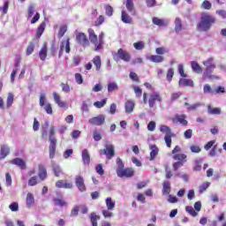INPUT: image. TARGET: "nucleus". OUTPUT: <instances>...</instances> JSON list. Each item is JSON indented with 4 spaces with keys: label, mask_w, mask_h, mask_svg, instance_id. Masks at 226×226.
I'll use <instances>...</instances> for the list:
<instances>
[{
    "label": "nucleus",
    "mask_w": 226,
    "mask_h": 226,
    "mask_svg": "<svg viewBox=\"0 0 226 226\" xmlns=\"http://www.w3.org/2000/svg\"><path fill=\"white\" fill-rule=\"evenodd\" d=\"M147 8H154L156 6V0H145Z\"/></svg>",
    "instance_id": "nucleus-61"
},
{
    "label": "nucleus",
    "mask_w": 226,
    "mask_h": 226,
    "mask_svg": "<svg viewBox=\"0 0 226 226\" xmlns=\"http://www.w3.org/2000/svg\"><path fill=\"white\" fill-rule=\"evenodd\" d=\"M186 154H175L173 155V160H177L178 162H186Z\"/></svg>",
    "instance_id": "nucleus-41"
},
{
    "label": "nucleus",
    "mask_w": 226,
    "mask_h": 226,
    "mask_svg": "<svg viewBox=\"0 0 226 226\" xmlns=\"http://www.w3.org/2000/svg\"><path fill=\"white\" fill-rule=\"evenodd\" d=\"M215 68L216 65H210L208 67H206L203 72V79H209L210 80H213V79H218V76L211 75V73L215 72Z\"/></svg>",
    "instance_id": "nucleus-9"
},
{
    "label": "nucleus",
    "mask_w": 226,
    "mask_h": 226,
    "mask_svg": "<svg viewBox=\"0 0 226 226\" xmlns=\"http://www.w3.org/2000/svg\"><path fill=\"white\" fill-rule=\"evenodd\" d=\"M47 26V24L45 21L41 23V25L38 26L36 30V38H41V34L45 32V27Z\"/></svg>",
    "instance_id": "nucleus-31"
},
{
    "label": "nucleus",
    "mask_w": 226,
    "mask_h": 226,
    "mask_svg": "<svg viewBox=\"0 0 226 226\" xmlns=\"http://www.w3.org/2000/svg\"><path fill=\"white\" fill-rule=\"evenodd\" d=\"M213 61H215L214 57H209L206 61L203 62L204 66L209 67V66H216V64H213Z\"/></svg>",
    "instance_id": "nucleus-59"
},
{
    "label": "nucleus",
    "mask_w": 226,
    "mask_h": 226,
    "mask_svg": "<svg viewBox=\"0 0 226 226\" xmlns=\"http://www.w3.org/2000/svg\"><path fill=\"white\" fill-rule=\"evenodd\" d=\"M183 31V21L179 18L175 19V32L179 34Z\"/></svg>",
    "instance_id": "nucleus-27"
},
{
    "label": "nucleus",
    "mask_w": 226,
    "mask_h": 226,
    "mask_svg": "<svg viewBox=\"0 0 226 226\" xmlns=\"http://www.w3.org/2000/svg\"><path fill=\"white\" fill-rule=\"evenodd\" d=\"M115 91H119V86L116 82L108 83V93H114Z\"/></svg>",
    "instance_id": "nucleus-33"
},
{
    "label": "nucleus",
    "mask_w": 226,
    "mask_h": 226,
    "mask_svg": "<svg viewBox=\"0 0 226 226\" xmlns=\"http://www.w3.org/2000/svg\"><path fill=\"white\" fill-rule=\"evenodd\" d=\"M90 220L92 226H98V220H100V216L97 215L95 213H92L90 215Z\"/></svg>",
    "instance_id": "nucleus-40"
},
{
    "label": "nucleus",
    "mask_w": 226,
    "mask_h": 226,
    "mask_svg": "<svg viewBox=\"0 0 226 226\" xmlns=\"http://www.w3.org/2000/svg\"><path fill=\"white\" fill-rule=\"evenodd\" d=\"M150 151V161L153 162V160H154V158L158 156L160 149H158V147H156V145H151Z\"/></svg>",
    "instance_id": "nucleus-23"
},
{
    "label": "nucleus",
    "mask_w": 226,
    "mask_h": 226,
    "mask_svg": "<svg viewBox=\"0 0 226 226\" xmlns=\"http://www.w3.org/2000/svg\"><path fill=\"white\" fill-rule=\"evenodd\" d=\"M13 100H14V95L11 93H9L8 97H7V109H10V107H11V105H13Z\"/></svg>",
    "instance_id": "nucleus-50"
},
{
    "label": "nucleus",
    "mask_w": 226,
    "mask_h": 226,
    "mask_svg": "<svg viewBox=\"0 0 226 226\" xmlns=\"http://www.w3.org/2000/svg\"><path fill=\"white\" fill-rule=\"evenodd\" d=\"M72 154H73V149H66L64 152V158L65 160H68V158H70V156H72Z\"/></svg>",
    "instance_id": "nucleus-63"
},
{
    "label": "nucleus",
    "mask_w": 226,
    "mask_h": 226,
    "mask_svg": "<svg viewBox=\"0 0 226 226\" xmlns=\"http://www.w3.org/2000/svg\"><path fill=\"white\" fill-rule=\"evenodd\" d=\"M207 112L210 114V116H220L222 114V109L221 108H213L211 105L207 106Z\"/></svg>",
    "instance_id": "nucleus-25"
},
{
    "label": "nucleus",
    "mask_w": 226,
    "mask_h": 226,
    "mask_svg": "<svg viewBox=\"0 0 226 226\" xmlns=\"http://www.w3.org/2000/svg\"><path fill=\"white\" fill-rule=\"evenodd\" d=\"M201 8L203 10H211V8H213V4H211L209 0H205L201 4Z\"/></svg>",
    "instance_id": "nucleus-45"
},
{
    "label": "nucleus",
    "mask_w": 226,
    "mask_h": 226,
    "mask_svg": "<svg viewBox=\"0 0 226 226\" xmlns=\"http://www.w3.org/2000/svg\"><path fill=\"white\" fill-rule=\"evenodd\" d=\"M70 37H68L66 40H64L60 43V49L58 52V57L61 58L63 57V52L65 51L66 54H70L72 52V48H70Z\"/></svg>",
    "instance_id": "nucleus-5"
},
{
    "label": "nucleus",
    "mask_w": 226,
    "mask_h": 226,
    "mask_svg": "<svg viewBox=\"0 0 226 226\" xmlns=\"http://www.w3.org/2000/svg\"><path fill=\"white\" fill-rule=\"evenodd\" d=\"M26 207L28 209H31V207H33V206H34V195H33V193L28 192L26 194Z\"/></svg>",
    "instance_id": "nucleus-20"
},
{
    "label": "nucleus",
    "mask_w": 226,
    "mask_h": 226,
    "mask_svg": "<svg viewBox=\"0 0 226 226\" xmlns=\"http://www.w3.org/2000/svg\"><path fill=\"white\" fill-rule=\"evenodd\" d=\"M45 102H47V95L42 93L40 95L39 105L40 107H43L45 112H47L49 115H52V104L49 102L45 104Z\"/></svg>",
    "instance_id": "nucleus-6"
},
{
    "label": "nucleus",
    "mask_w": 226,
    "mask_h": 226,
    "mask_svg": "<svg viewBox=\"0 0 226 226\" xmlns=\"http://www.w3.org/2000/svg\"><path fill=\"white\" fill-rule=\"evenodd\" d=\"M179 87H193V80L186 78H181L178 81Z\"/></svg>",
    "instance_id": "nucleus-14"
},
{
    "label": "nucleus",
    "mask_w": 226,
    "mask_h": 226,
    "mask_svg": "<svg viewBox=\"0 0 226 226\" xmlns=\"http://www.w3.org/2000/svg\"><path fill=\"white\" fill-rule=\"evenodd\" d=\"M94 105L96 107V109H102V107H105V105H107V99L97 101L94 103Z\"/></svg>",
    "instance_id": "nucleus-48"
},
{
    "label": "nucleus",
    "mask_w": 226,
    "mask_h": 226,
    "mask_svg": "<svg viewBox=\"0 0 226 226\" xmlns=\"http://www.w3.org/2000/svg\"><path fill=\"white\" fill-rule=\"evenodd\" d=\"M66 31H68V26L66 25H63L60 26V29L58 31V38H63L64 34H66Z\"/></svg>",
    "instance_id": "nucleus-46"
},
{
    "label": "nucleus",
    "mask_w": 226,
    "mask_h": 226,
    "mask_svg": "<svg viewBox=\"0 0 226 226\" xmlns=\"http://www.w3.org/2000/svg\"><path fill=\"white\" fill-rule=\"evenodd\" d=\"M173 77H174V69L170 68L166 74V79H167L168 82H172Z\"/></svg>",
    "instance_id": "nucleus-51"
},
{
    "label": "nucleus",
    "mask_w": 226,
    "mask_h": 226,
    "mask_svg": "<svg viewBox=\"0 0 226 226\" xmlns=\"http://www.w3.org/2000/svg\"><path fill=\"white\" fill-rule=\"evenodd\" d=\"M185 211L187 212V213H189V215H191V216H197V211H195V209L193 208V207H190V206H187L186 207H185Z\"/></svg>",
    "instance_id": "nucleus-56"
},
{
    "label": "nucleus",
    "mask_w": 226,
    "mask_h": 226,
    "mask_svg": "<svg viewBox=\"0 0 226 226\" xmlns=\"http://www.w3.org/2000/svg\"><path fill=\"white\" fill-rule=\"evenodd\" d=\"M202 162L203 159L199 157L195 160V166L193 168V170H195L196 172H199L200 170H201L202 169Z\"/></svg>",
    "instance_id": "nucleus-38"
},
{
    "label": "nucleus",
    "mask_w": 226,
    "mask_h": 226,
    "mask_svg": "<svg viewBox=\"0 0 226 226\" xmlns=\"http://www.w3.org/2000/svg\"><path fill=\"white\" fill-rule=\"evenodd\" d=\"M54 203H55V206H58L59 207H64V206H66V201L61 199H55Z\"/></svg>",
    "instance_id": "nucleus-57"
},
{
    "label": "nucleus",
    "mask_w": 226,
    "mask_h": 226,
    "mask_svg": "<svg viewBox=\"0 0 226 226\" xmlns=\"http://www.w3.org/2000/svg\"><path fill=\"white\" fill-rule=\"evenodd\" d=\"M10 163L11 165H16L17 167H19L22 170H26V162L23 161V159L16 157L10 161Z\"/></svg>",
    "instance_id": "nucleus-13"
},
{
    "label": "nucleus",
    "mask_w": 226,
    "mask_h": 226,
    "mask_svg": "<svg viewBox=\"0 0 226 226\" xmlns=\"http://www.w3.org/2000/svg\"><path fill=\"white\" fill-rule=\"evenodd\" d=\"M92 63L94 64L96 72L102 70V57H100V56H94Z\"/></svg>",
    "instance_id": "nucleus-28"
},
{
    "label": "nucleus",
    "mask_w": 226,
    "mask_h": 226,
    "mask_svg": "<svg viewBox=\"0 0 226 226\" xmlns=\"http://www.w3.org/2000/svg\"><path fill=\"white\" fill-rule=\"evenodd\" d=\"M121 20L124 24H131L133 19L128 14V12H126V11H122Z\"/></svg>",
    "instance_id": "nucleus-22"
},
{
    "label": "nucleus",
    "mask_w": 226,
    "mask_h": 226,
    "mask_svg": "<svg viewBox=\"0 0 226 226\" xmlns=\"http://www.w3.org/2000/svg\"><path fill=\"white\" fill-rule=\"evenodd\" d=\"M34 52V42H29L28 47L26 49V56H31Z\"/></svg>",
    "instance_id": "nucleus-55"
},
{
    "label": "nucleus",
    "mask_w": 226,
    "mask_h": 226,
    "mask_svg": "<svg viewBox=\"0 0 226 226\" xmlns=\"http://www.w3.org/2000/svg\"><path fill=\"white\" fill-rule=\"evenodd\" d=\"M156 102H162V96L158 92H154V94H150L149 100H148V105L150 109H153L154 105H156Z\"/></svg>",
    "instance_id": "nucleus-10"
},
{
    "label": "nucleus",
    "mask_w": 226,
    "mask_h": 226,
    "mask_svg": "<svg viewBox=\"0 0 226 226\" xmlns=\"http://www.w3.org/2000/svg\"><path fill=\"white\" fill-rule=\"evenodd\" d=\"M39 57L41 61H45L47 59V48H42L39 52Z\"/></svg>",
    "instance_id": "nucleus-47"
},
{
    "label": "nucleus",
    "mask_w": 226,
    "mask_h": 226,
    "mask_svg": "<svg viewBox=\"0 0 226 226\" xmlns=\"http://www.w3.org/2000/svg\"><path fill=\"white\" fill-rule=\"evenodd\" d=\"M178 73L180 77H183L184 79H186V77H188V75L185 73V66L183 65V64H178Z\"/></svg>",
    "instance_id": "nucleus-53"
},
{
    "label": "nucleus",
    "mask_w": 226,
    "mask_h": 226,
    "mask_svg": "<svg viewBox=\"0 0 226 226\" xmlns=\"http://www.w3.org/2000/svg\"><path fill=\"white\" fill-rule=\"evenodd\" d=\"M81 157L84 165H89V163H91V156L89 155V151H87V149H83Z\"/></svg>",
    "instance_id": "nucleus-19"
},
{
    "label": "nucleus",
    "mask_w": 226,
    "mask_h": 226,
    "mask_svg": "<svg viewBox=\"0 0 226 226\" xmlns=\"http://www.w3.org/2000/svg\"><path fill=\"white\" fill-rule=\"evenodd\" d=\"M191 68L195 73H202V67L195 61L191 62Z\"/></svg>",
    "instance_id": "nucleus-32"
},
{
    "label": "nucleus",
    "mask_w": 226,
    "mask_h": 226,
    "mask_svg": "<svg viewBox=\"0 0 226 226\" xmlns=\"http://www.w3.org/2000/svg\"><path fill=\"white\" fill-rule=\"evenodd\" d=\"M132 89H134L136 98H140L142 96V88H140V87L133 86Z\"/></svg>",
    "instance_id": "nucleus-54"
},
{
    "label": "nucleus",
    "mask_w": 226,
    "mask_h": 226,
    "mask_svg": "<svg viewBox=\"0 0 226 226\" xmlns=\"http://www.w3.org/2000/svg\"><path fill=\"white\" fill-rule=\"evenodd\" d=\"M51 167H52L54 176H56V177H59V176H63V169L59 164L52 162Z\"/></svg>",
    "instance_id": "nucleus-16"
},
{
    "label": "nucleus",
    "mask_w": 226,
    "mask_h": 226,
    "mask_svg": "<svg viewBox=\"0 0 226 226\" xmlns=\"http://www.w3.org/2000/svg\"><path fill=\"white\" fill-rule=\"evenodd\" d=\"M39 177L41 181L47 179V169L42 164L39 165Z\"/></svg>",
    "instance_id": "nucleus-26"
},
{
    "label": "nucleus",
    "mask_w": 226,
    "mask_h": 226,
    "mask_svg": "<svg viewBox=\"0 0 226 226\" xmlns=\"http://www.w3.org/2000/svg\"><path fill=\"white\" fill-rule=\"evenodd\" d=\"M185 163H186V161H178L177 162L173 163V170L175 172H177V170H179V169H181V167H183V165H185Z\"/></svg>",
    "instance_id": "nucleus-43"
},
{
    "label": "nucleus",
    "mask_w": 226,
    "mask_h": 226,
    "mask_svg": "<svg viewBox=\"0 0 226 226\" xmlns=\"http://www.w3.org/2000/svg\"><path fill=\"white\" fill-rule=\"evenodd\" d=\"M133 47L134 49H136V50H142L146 47V44L144 43V41H139L138 42H134Z\"/></svg>",
    "instance_id": "nucleus-49"
},
{
    "label": "nucleus",
    "mask_w": 226,
    "mask_h": 226,
    "mask_svg": "<svg viewBox=\"0 0 226 226\" xmlns=\"http://www.w3.org/2000/svg\"><path fill=\"white\" fill-rule=\"evenodd\" d=\"M160 132H162V133H166V135H172V130L167 125H161Z\"/></svg>",
    "instance_id": "nucleus-44"
},
{
    "label": "nucleus",
    "mask_w": 226,
    "mask_h": 226,
    "mask_svg": "<svg viewBox=\"0 0 226 226\" xmlns=\"http://www.w3.org/2000/svg\"><path fill=\"white\" fill-rule=\"evenodd\" d=\"M202 103L201 102H197L194 104L190 105V103L188 102H185V107H187V110L191 111V110H197V109H199V107H202Z\"/></svg>",
    "instance_id": "nucleus-35"
},
{
    "label": "nucleus",
    "mask_w": 226,
    "mask_h": 226,
    "mask_svg": "<svg viewBox=\"0 0 226 226\" xmlns=\"http://www.w3.org/2000/svg\"><path fill=\"white\" fill-rule=\"evenodd\" d=\"M135 0H126L125 2V8L129 13H135V4L133 3Z\"/></svg>",
    "instance_id": "nucleus-24"
},
{
    "label": "nucleus",
    "mask_w": 226,
    "mask_h": 226,
    "mask_svg": "<svg viewBox=\"0 0 226 226\" xmlns=\"http://www.w3.org/2000/svg\"><path fill=\"white\" fill-rule=\"evenodd\" d=\"M177 120L178 121V123H180V124H182L183 126H187L188 125V121L186 120L185 116H177Z\"/></svg>",
    "instance_id": "nucleus-52"
},
{
    "label": "nucleus",
    "mask_w": 226,
    "mask_h": 226,
    "mask_svg": "<svg viewBox=\"0 0 226 226\" xmlns=\"http://www.w3.org/2000/svg\"><path fill=\"white\" fill-rule=\"evenodd\" d=\"M88 34L91 43H96V41H98V35L94 34V30H93V28L88 29Z\"/></svg>",
    "instance_id": "nucleus-36"
},
{
    "label": "nucleus",
    "mask_w": 226,
    "mask_h": 226,
    "mask_svg": "<svg viewBox=\"0 0 226 226\" xmlns=\"http://www.w3.org/2000/svg\"><path fill=\"white\" fill-rule=\"evenodd\" d=\"M152 22L154 26H158L159 27H167L169 24V20L158 19L157 17H154Z\"/></svg>",
    "instance_id": "nucleus-15"
},
{
    "label": "nucleus",
    "mask_w": 226,
    "mask_h": 226,
    "mask_svg": "<svg viewBox=\"0 0 226 226\" xmlns=\"http://www.w3.org/2000/svg\"><path fill=\"white\" fill-rule=\"evenodd\" d=\"M36 185H38V177H32L29 180H28V186H36Z\"/></svg>",
    "instance_id": "nucleus-58"
},
{
    "label": "nucleus",
    "mask_w": 226,
    "mask_h": 226,
    "mask_svg": "<svg viewBox=\"0 0 226 226\" xmlns=\"http://www.w3.org/2000/svg\"><path fill=\"white\" fill-rule=\"evenodd\" d=\"M216 23V18L208 12H202L200 21L197 25V29L200 33H207L211 29L213 24Z\"/></svg>",
    "instance_id": "nucleus-1"
},
{
    "label": "nucleus",
    "mask_w": 226,
    "mask_h": 226,
    "mask_svg": "<svg viewBox=\"0 0 226 226\" xmlns=\"http://www.w3.org/2000/svg\"><path fill=\"white\" fill-rule=\"evenodd\" d=\"M93 45H94V51L100 52V50H103V45H105V41H96L95 42H93Z\"/></svg>",
    "instance_id": "nucleus-39"
},
{
    "label": "nucleus",
    "mask_w": 226,
    "mask_h": 226,
    "mask_svg": "<svg viewBox=\"0 0 226 226\" xmlns=\"http://www.w3.org/2000/svg\"><path fill=\"white\" fill-rule=\"evenodd\" d=\"M211 185V183L209 182H207V183H203L200 186V189H199V192L200 193H204V192L207 191V187Z\"/></svg>",
    "instance_id": "nucleus-60"
},
{
    "label": "nucleus",
    "mask_w": 226,
    "mask_h": 226,
    "mask_svg": "<svg viewBox=\"0 0 226 226\" xmlns=\"http://www.w3.org/2000/svg\"><path fill=\"white\" fill-rule=\"evenodd\" d=\"M76 41L79 43V45H81V47H87L89 45V39H87V36L84 33H78L76 34Z\"/></svg>",
    "instance_id": "nucleus-8"
},
{
    "label": "nucleus",
    "mask_w": 226,
    "mask_h": 226,
    "mask_svg": "<svg viewBox=\"0 0 226 226\" xmlns=\"http://www.w3.org/2000/svg\"><path fill=\"white\" fill-rule=\"evenodd\" d=\"M53 98L55 103H56V105H58L60 109H64V107H66V102L61 101V96L59 95V94H57V92L53 93Z\"/></svg>",
    "instance_id": "nucleus-18"
},
{
    "label": "nucleus",
    "mask_w": 226,
    "mask_h": 226,
    "mask_svg": "<svg viewBox=\"0 0 226 226\" xmlns=\"http://www.w3.org/2000/svg\"><path fill=\"white\" fill-rule=\"evenodd\" d=\"M9 208L11 209V211H12L13 213L19 211V203L17 202H12Z\"/></svg>",
    "instance_id": "nucleus-62"
},
{
    "label": "nucleus",
    "mask_w": 226,
    "mask_h": 226,
    "mask_svg": "<svg viewBox=\"0 0 226 226\" xmlns=\"http://www.w3.org/2000/svg\"><path fill=\"white\" fill-rule=\"evenodd\" d=\"M133 174H135V172L132 168H126L120 170L117 175L118 177H133Z\"/></svg>",
    "instance_id": "nucleus-12"
},
{
    "label": "nucleus",
    "mask_w": 226,
    "mask_h": 226,
    "mask_svg": "<svg viewBox=\"0 0 226 226\" xmlns=\"http://www.w3.org/2000/svg\"><path fill=\"white\" fill-rule=\"evenodd\" d=\"M106 207L109 211H114V207H116V201L112 200V198L109 197L105 200Z\"/></svg>",
    "instance_id": "nucleus-30"
},
{
    "label": "nucleus",
    "mask_w": 226,
    "mask_h": 226,
    "mask_svg": "<svg viewBox=\"0 0 226 226\" xmlns=\"http://www.w3.org/2000/svg\"><path fill=\"white\" fill-rule=\"evenodd\" d=\"M75 185L78 190H79L81 192H84L87 190L86 188V184L84 183V177L82 176H76Z\"/></svg>",
    "instance_id": "nucleus-11"
},
{
    "label": "nucleus",
    "mask_w": 226,
    "mask_h": 226,
    "mask_svg": "<svg viewBox=\"0 0 226 226\" xmlns=\"http://www.w3.org/2000/svg\"><path fill=\"white\" fill-rule=\"evenodd\" d=\"M114 61H124L125 63H130L132 60V55H130V52L119 49L117 52L112 53Z\"/></svg>",
    "instance_id": "nucleus-3"
},
{
    "label": "nucleus",
    "mask_w": 226,
    "mask_h": 226,
    "mask_svg": "<svg viewBox=\"0 0 226 226\" xmlns=\"http://www.w3.org/2000/svg\"><path fill=\"white\" fill-rule=\"evenodd\" d=\"M148 59L152 63H163V61H165V58H163V56L159 55H152L149 56Z\"/></svg>",
    "instance_id": "nucleus-34"
},
{
    "label": "nucleus",
    "mask_w": 226,
    "mask_h": 226,
    "mask_svg": "<svg viewBox=\"0 0 226 226\" xmlns=\"http://www.w3.org/2000/svg\"><path fill=\"white\" fill-rule=\"evenodd\" d=\"M170 183L169 181H164L162 184V195H170Z\"/></svg>",
    "instance_id": "nucleus-29"
},
{
    "label": "nucleus",
    "mask_w": 226,
    "mask_h": 226,
    "mask_svg": "<svg viewBox=\"0 0 226 226\" xmlns=\"http://www.w3.org/2000/svg\"><path fill=\"white\" fill-rule=\"evenodd\" d=\"M56 127L55 126H51L49 129V158L50 160H53L54 156H56V142H57V139H56Z\"/></svg>",
    "instance_id": "nucleus-2"
},
{
    "label": "nucleus",
    "mask_w": 226,
    "mask_h": 226,
    "mask_svg": "<svg viewBox=\"0 0 226 226\" xmlns=\"http://www.w3.org/2000/svg\"><path fill=\"white\" fill-rule=\"evenodd\" d=\"M124 169V163L119 157L117 158V174Z\"/></svg>",
    "instance_id": "nucleus-42"
},
{
    "label": "nucleus",
    "mask_w": 226,
    "mask_h": 226,
    "mask_svg": "<svg viewBox=\"0 0 226 226\" xmlns=\"http://www.w3.org/2000/svg\"><path fill=\"white\" fill-rule=\"evenodd\" d=\"M103 150H100V154H105L108 160H112L116 156V151L114 150V145L106 144Z\"/></svg>",
    "instance_id": "nucleus-4"
},
{
    "label": "nucleus",
    "mask_w": 226,
    "mask_h": 226,
    "mask_svg": "<svg viewBox=\"0 0 226 226\" xmlns=\"http://www.w3.org/2000/svg\"><path fill=\"white\" fill-rule=\"evenodd\" d=\"M125 114H132L135 109V102L133 101H127L124 104Z\"/></svg>",
    "instance_id": "nucleus-21"
},
{
    "label": "nucleus",
    "mask_w": 226,
    "mask_h": 226,
    "mask_svg": "<svg viewBox=\"0 0 226 226\" xmlns=\"http://www.w3.org/2000/svg\"><path fill=\"white\" fill-rule=\"evenodd\" d=\"M216 15H219V17H222V19H226V11L225 10H217L215 11Z\"/></svg>",
    "instance_id": "nucleus-64"
},
{
    "label": "nucleus",
    "mask_w": 226,
    "mask_h": 226,
    "mask_svg": "<svg viewBox=\"0 0 226 226\" xmlns=\"http://www.w3.org/2000/svg\"><path fill=\"white\" fill-rule=\"evenodd\" d=\"M93 139L94 140V142H100V140H102V130H94L93 132Z\"/></svg>",
    "instance_id": "nucleus-37"
},
{
    "label": "nucleus",
    "mask_w": 226,
    "mask_h": 226,
    "mask_svg": "<svg viewBox=\"0 0 226 226\" xmlns=\"http://www.w3.org/2000/svg\"><path fill=\"white\" fill-rule=\"evenodd\" d=\"M105 115H99L97 117H94L88 120L89 124H93L94 126H102L105 124Z\"/></svg>",
    "instance_id": "nucleus-7"
},
{
    "label": "nucleus",
    "mask_w": 226,
    "mask_h": 226,
    "mask_svg": "<svg viewBox=\"0 0 226 226\" xmlns=\"http://www.w3.org/2000/svg\"><path fill=\"white\" fill-rule=\"evenodd\" d=\"M10 147L8 145H2L0 148V160H4L10 154Z\"/></svg>",
    "instance_id": "nucleus-17"
}]
</instances>
